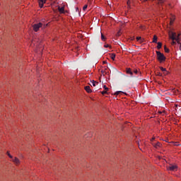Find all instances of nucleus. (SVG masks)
<instances>
[{
	"instance_id": "nucleus-28",
	"label": "nucleus",
	"mask_w": 181,
	"mask_h": 181,
	"mask_svg": "<svg viewBox=\"0 0 181 181\" xmlns=\"http://www.w3.org/2000/svg\"><path fill=\"white\" fill-rule=\"evenodd\" d=\"M104 47H110V45H109L108 44L105 45H104Z\"/></svg>"
},
{
	"instance_id": "nucleus-9",
	"label": "nucleus",
	"mask_w": 181,
	"mask_h": 181,
	"mask_svg": "<svg viewBox=\"0 0 181 181\" xmlns=\"http://www.w3.org/2000/svg\"><path fill=\"white\" fill-rule=\"evenodd\" d=\"M127 74H130L131 76H132V74H134V72H132V71H131L130 68L127 69Z\"/></svg>"
},
{
	"instance_id": "nucleus-31",
	"label": "nucleus",
	"mask_w": 181,
	"mask_h": 181,
	"mask_svg": "<svg viewBox=\"0 0 181 181\" xmlns=\"http://www.w3.org/2000/svg\"><path fill=\"white\" fill-rule=\"evenodd\" d=\"M157 76H162V74H160V72H158V73L157 74Z\"/></svg>"
},
{
	"instance_id": "nucleus-16",
	"label": "nucleus",
	"mask_w": 181,
	"mask_h": 181,
	"mask_svg": "<svg viewBox=\"0 0 181 181\" xmlns=\"http://www.w3.org/2000/svg\"><path fill=\"white\" fill-rule=\"evenodd\" d=\"M122 93H123L122 91H117L115 92V95H119V94H122Z\"/></svg>"
},
{
	"instance_id": "nucleus-29",
	"label": "nucleus",
	"mask_w": 181,
	"mask_h": 181,
	"mask_svg": "<svg viewBox=\"0 0 181 181\" xmlns=\"http://www.w3.org/2000/svg\"><path fill=\"white\" fill-rule=\"evenodd\" d=\"M134 73H135V74H138V70H136V69L134 70Z\"/></svg>"
},
{
	"instance_id": "nucleus-7",
	"label": "nucleus",
	"mask_w": 181,
	"mask_h": 181,
	"mask_svg": "<svg viewBox=\"0 0 181 181\" xmlns=\"http://www.w3.org/2000/svg\"><path fill=\"white\" fill-rule=\"evenodd\" d=\"M43 4H46V0H40L39 5L40 6V8H43Z\"/></svg>"
},
{
	"instance_id": "nucleus-12",
	"label": "nucleus",
	"mask_w": 181,
	"mask_h": 181,
	"mask_svg": "<svg viewBox=\"0 0 181 181\" xmlns=\"http://www.w3.org/2000/svg\"><path fill=\"white\" fill-rule=\"evenodd\" d=\"M58 9L61 13H64V7H59Z\"/></svg>"
},
{
	"instance_id": "nucleus-14",
	"label": "nucleus",
	"mask_w": 181,
	"mask_h": 181,
	"mask_svg": "<svg viewBox=\"0 0 181 181\" xmlns=\"http://www.w3.org/2000/svg\"><path fill=\"white\" fill-rule=\"evenodd\" d=\"M110 57H111L112 60H115V54H111Z\"/></svg>"
},
{
	"instance_id": "nucleus-8",
	"label": "nucleus",
	"mask_w": 181,
	"mask_h": 181,
	"mask_svg": "<svg viewBox=\"0 0 181 181\" xmlns=\"http://www.w3.org/2000/svg\"><path fill=\"white\" fill-rule=\"evenodd\" d=\"M90 83L93 87H97V86L98 85V82L95 81H91Z\"/></svg>"
},
{
	"instance_id": "nucleus-32",
	"label": "nucleus",
	"mask_w": 181,
	"mask_h": 181,
	"mask_svg": "<svg viewBox=\"0 0 181 181\" xmlns=\"http://www.w3.org/2000/svg\"><path fill=\"white\" fill-rule=\"evenodd\" d=\"M129 4H131V1L129 0V1H127V5H129Z\"/></svg>"
},
{
	"instance_id": "nucleus-2",
	"label": "nucleus",
	"mask_w": 181,
	"mask_h": 181,
	"mask_svg": "<svg viewBox=\"0 0 181 181\" xmlns=\"http://www.w3.org/2000/svg\"><path fill=\"white\" fill-rule=\"evenodd\" d=\"M157 59L160 63H163L166 60V57L159 51H156Z\"/></svg>"
},
{
	"instance_id": "nucleus-11",
	"label": "nucleus",
	"mask_w": 181,
	"mask_h": 181,
	"mask_svg": "<svg viewBox=\"0 0 181 181\" xmlns=\"http://www.w3.org/2000/svg\"><path fill=\"white\" fill-rule=\"evenodd\" d=\"M85 90H86V91H87V93H91V88H90L89 86H86Z\"/></svg>"
},
{
	"instance_id": "nucleus-13",
	"label": "nucleus",
	"mask_w": 181,
	"mask_h": 181,
	"mask_svg": "<svg viewBox=\"0 0 181 181\" xmlns=\"http://www.w3.org/2000/svg\"><path fill=\"white\" fill-rule=\"evenodd\" d=\"M157 48L158 49L162 48V43L161 42H158Z\"/></svg>"
},
{
	"instance_id": "nucleus-23",
	"label": "nucleus",
	"mask_w": 181,
	"mask_h": 181,
	"mask_svg": "<svg viewBox=\"0 0 181 181\" xmlns=\"http://www.w3.org/2000/svg\"><path fill=\"white\" fill-rule=\"evenodd\" d=\"M105 70H106V69L102 70V71H101V73H102L103 74H107V71H105Z\"/></svg>"
},
{
	"instance_id": "nucleus-19",
	"label": "nucleus",
	"mask_w": 181,
	"mask_h": 181,
	"mask_svg": "<svg viewBox=\"0 0 181 181\" xmlns=\"http://www.w3.org/2000/svg\"><path fill=\"white\" fill-rule=\"evenodd\" d=\"M164 50H165V53H169V49L168 47H166V46L164 47Z\"/></svg>"
},
{
	"instance_id": "nucleus-5",
	"label": "nucleus",
	"mask_w": 181,
	"mask_h": 181,
	"mask_svg": "<svg viewBox=\"0 0 181 181\" xmlns=\"http://www.w3.org/2000/svg\"><path fill=\"white\" fill-rule=\"evenodd\" d=\"M153 145L154 148H160V146H162V144H160V142H157L156 144L153 143Z\"/></svg>"
},
{
	"instance_id": "nucleus-18",
	"label": "nucleus",
	"mask_w": 181,
	"mask_h": 181,
	"mask_svg": "<svg viewBox=\"0 0 181 181\" xmlns=\"http://www.w3.org/2000/svg\"><path fill=\"white\" fill-rule=\"evenodd\" d=\"M101 39L103 42H105V36H104V34H101Z\"/></svg>"
},
{
	"instance_id": "nucleus-33",
	"label": "nucleus",
	"mask_w": 181,
	"mask_h": 181,
	"mask_svg": "<svg viewBox=\"0 0 181 181\" xmlns=\"http://www.w3.org/2000/svg\"><path fill=\"white\" fill-rule=\"evenodd\" d=\"M107 63V62L103 61V64H105Z\"/></svg>"
},
{
	"instance_id": "nucleus-26",
	"label": "nucleus",
	"mask_w": 181,
	"mask_h": 181,
	"mask_svg": "<svg viewBox=\"0 0 181 181\" xmlns=\"http://www.w3.org/2000/svg\"><path fill=\"white\" fill-rule=\"evenodd\" d=\"M102 94H103V95L107 94V90H103V91H102Z\"/></svg>"
},
{
	"instance_id": "nucleus-20",
	"label": "nucleus",
	"mask_w": 181,
	"mask_h": 181,
	"mask_svg": "<svg viewBox=\"0 0 181 181\" xmlns=\"http://www.w3.org/2000/svg\"><path fill=\"white\" fill-rule=\"evenodd\" d=\"M87 8H88V5L86 4V5L83 7V11H86V9H87Z\"/></svg>"
},
{
	"instance_id": "nucleus-36",
	"label": "nucleus",
	"mask_w": 181,
	"mask_h": 181,
	"mask_svg": "<svg viewBox=\"0 0 181 181\" xmlns=\"http://www.w3.org/2000/svg\"><path fill=\"white\" fill-rule=\"evenodd\" d=\"M44 28H46V25H44Z\"/></svg>"
},
{
	"instance_id": "nucleus-22",
	"label": "nucleus",
	"mask_w": 181,
	"mask_h": 181,
	"mask_svg": "<svg viewBox=\"0 0 181 181\" xmlns=\"http://www.w3.org/2000/svg\"><path fill=\"white\" fill-rule=\"evenodd\" d=\"M160 69L161 70V71H166V69L162 66L160 67Z\"/></svg>"
},
{
	"instance_id": "nucleus-6",
	"label": "nucleus",
	"mask_w": 181,
	"mask_h": 181,
	"mask_svg": "<svg viewBox=\"0 0 181 181\" xmlns=\"http://www.w3.org/2000/svg\"><path fill=\"white\" fill-rule=\"evenodd\" d=\"M13 162H14V163H16V165H19V163H21V161L16 157L13 158Z\"/></svg>"
},
{
	"instance_id": "nucleus-35",
	"label": "nucleus",
	"mask_w": 181,
	"mask_h": 181,
	"mask_svg": "<svg viewBox=\"0 0 181 181\" xmlns=\"http://www.w3.org/2000/svg\"><path fill=\"white\" fill-rule=\"evenodd\" d=\"M153 139H155L154 138H153L152 139H151V141H153Z\"/></svg>"
},
{
	"instance_id": "nucleus-3",
	"label": "nucleus",
	"mask_w": 181,
	"mask_h": 181,
	"mask_svg": "<svg viewBox=\"0 0 181 181\" xmlns=\"http://www.w3.org/2000/svg\"><path fill=\"white\" fill-rule=\"evenodd\" d=\"M42 27H43V23H38L33 25V29L34 32H39L40 28H42Z\"/></svg>"
},
{
	"instance_id": "nucleus-30",
	"label": "nucleus",
	"mask_w": 181,
	"mask_h": 181,
	"mask_svg": "<svg viewBox=\"0 0 181 181\" xmlns=\"http://www.w3.org/2000/svg\"><path fill=\"white\" fill-rule=\"evenodd\" d=\"M148 0H143L144 2H146ZM160 2H163V0H160Z\"/></svg>"
},
{
	"instance_id": "nucleus-17",
	"label": "nucleus",
	"mask_w": 181,
	"mask_h": 181,
	"mask_svg": "<svg viewBox=\"0 0 181 181\" xmlns=\"http://www.w3.org/2000/svg\"><path fill=\"white\" fill-rule=\"evenodd\" d=\"M173 22H175V18L174 17H173V18H171L170 24L173 25Z\"/></svg>"
},
{
	"instance_id": "nucleus-1",
	"label": "nucleus",
	"mask_w": 181,
	"mask_h": 181,
	"mask_svg": "<svg viewBox=\"0 0 181 181\" xmlns=\"http://www.w3.org/2000/svg\"><path fill=\"white\" fill-rule=\"evenodd\" d=\"M168 36H169L170 39H172V40H173L171 42V45L173 46H175V45H176V42L178 45H180L181 46L180 41L179 40V37H176V33H175L173 31H169Z\"/></svg>"
},
{
	"instance_id": "nucleus-4",
	"label": "nucleus",
	"mask_w": 181,
	"mask_h": 181,
	"mask_svg": "<svg viewBox=\"0 0 181 181\" xmlns=\"http://www.w3.org/2000/svg\"><path fill=\"white\" fill-rule=\"evenodd\" d=\"M169 169H170V170H173V171L177 170V166L171 165L169 166Z\"/></svg>"
},
{
	"instance_id": "nucleus-10",
	"label": "nucleus",
	"mask_w": 181,
	"mask_h": 181,
	"mask_svg": "<svg viewBox=\"0 0 181 181\" xmlns=\"http://www.w3.org/2000/svg\"><path fill=\"white\" fill-rule=\"evenodd\" d=\"M153 43H158V37L156 35L153 36Z\"/></svg>"
},
{
	"instance_id": "nucleus-25",
	"label": "nucleus",
	"mask_w": 181,
	"mask_h": 181,
	"mask_svg": "<svg viewBox=\"0 0 181 181\" xmlns=\"http://www.w3.org/2000/svg\"><path fill=\"white\" fill-rule=\"evenodd\" d=\"M136 40H137V42H139V40H141V37H137Z\"/></svg>"
},
{
	"instance_id": "nucleus-21",
	"label": "nucleus",
	"mask_w": 181,
	"mask_h": 181,
	"mask_svg": "<svg viewBox=\"0 0 181 181\" xmlns=\"http://www.w3.org/2000/svg\"><path fill=\"white\" fill-rule=\"evenodd\" d=\"M7 155L8 156H9V158H11V159L13 158V157L11 155V153H9V152H7Z\"/></svg>"
},
{
	"instance_id": "nucleus-27",
	"label": "nucleus",
	"mask_w": 181,
	"mask_h": 181,
	"mask_svg": "<svg viewBox=\"0 0 181 181\" xmlns=\"http://www.w3.org/2000/svg\"><path fill=\"white\" fill-rule=\"evenodd\" d=\"M180 34H178L177 35H176V37H178L179 40L180 41Z\"/></svg>"
},
{
	"instance_id": "nucleus-15",
	"label": "nucleus",
	"mask_w": 181,
	"mask_h": 181,
	"mask_svg": "<svg viewBox=\"0 0 181 181\" xmlns=\"http://www.w3.org/2000/svg\"><path fill=\"white\" fill-rule=\"evenodd\" d=\"M139 29H141V30H145V29H146V27H145L144 25H140Z\"/></svg>"
},
{
	"instance_id": "nucleus-24",
	"label": "nucleus",
	"mask_w": 181,
	"mask_h": 181,
	"mask_svg": "<svg viewBox=\"0 0 181 181\" xmlns=\"http://www.w3.org/2000/svg\"><path fill=\"white\" fill-rule=\"evenodd\" d=\"M103 88L106 90L108 91V88L107 87V86H104Z\"/></svg>"
},
{
	"instance_id": "nucleus-34",
	"label": "nucleus",
	"mask_w": 181,
	"mask_h": 181,
	"mask_svg": "<svg viewBox=\"0 0 181 181\" xmlns=\"http://www.w3.org/2000/svg\"><path fill=\"white\" fill-rule=\"evenodd\" d=\"M77 11H78V7L76 8V12H77Z\"/></svg>"
}]
</instances>
